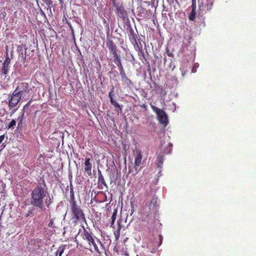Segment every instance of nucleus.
Here are the masks:
<instances>
[{
  "mask_svg": "<svg viewBox=\"0 0 256 256\" xmlns=\"http://www.w3.org/2000/svg\"><path fill=\"white\" fill-rule=\"evenodd\" d=\"M42 183L44 186H42L41 182H38L37 186L32 190L30 200L32 205L41 209L43 208L44 199L48 194L46 190L44 188L46 184L44 180H42Z\"/></svg>",
  "mask_w": 256,
  "mask_h": 256,
  "instance_id": "f257e3e1",
  "label": "nucleus"
},
{
  "mask_svg": "<svg viewBox=\"0 0 256 256\" xmlns=\"http://www.w3.org/2000/svg\"><path fill=\"white\" fill-rule=\"evenodd\" d=\"M83 229V232L82 234V238L84 240H86L88 244L90 249H91L92 246L94 250L96 252H99V248L97 246L96 242L100 244L102 246V244L101 241L97 238L94 234L89 230L86 228L84 226H82Z\"/></svg>",
  "mask_w": 256,
  "mask_h": 256,
  "instance_id": "f03ea898",
  "label": "nucleus"
},
{
  "mask_svg": "<svg viewBox=\"0 0 256 256\" xmlns=\"http://www.w3.org/2000/svg\"><path fill=\"white\" fill-rule=\"evenodd\" d=\"M71 217L75 224L78 222L86 224V220L84 212L80 207L77 204L76 201H73L70 204Z\"/></svg>",
  "mask_w": 256,
  "mask_h": 256,
  "instance_id": "7ed1b4c3",
  "label": "nucleus"
},
{
  "mask_svg": "<svg viewBox=\"0 0 256 256\" xmlns=\"http://www.w3.org/2000/svg\"><path fill=\"white\" fill-rule=\"evenodd\" d=\"M151 108L156 112L159 122L166 126L168 124V116L164 110L159 109L153 105H150Z\"/></svg>",
  "mask_w": 256,
  "mask_h": 256,
  "instance_id": "20e7f679",
  "label": "nucleus"
},
{
  "mask_svg": "<svg viewBox=\"0 0 256 256\" xmlns=\"http://www.w3.org/2000/svg\"><path fill=\"white\" fill-rule=\"evenodd\" d=\"M113 4L116 8V12L117 16L124 22L128 20V12L125 10L122 4L114 2Z\"/></svg>",
  "mask_w": 256,
  "mask_h": 256,
  "instance_id": "39448f33",
  "label": "nucleus"
},
{
  "mask_svg": "<svg viewBox=\"0 0 256 256\" xmlns=\"http://www.w3.org/2000/svg\"><path fill=\"white\" fill-rule=\"evenodd\" d=\"M14 91L17 92V94L20 96L21 98L29 96L30 87L28 84L22 82L18 84Z\"/></svg>",
  "mask_w": 256,
  "mask_h": 256,
  "instance_id": "423d86ee",
  "label": "nucleus"
},
{
  "mask_svg": "<svg viewBox=\"0 0 256 256\" xmlns=\"http://www.w3.org/2000/svg\"><path fill=\"white\" fill-rule=\"evenodd\" d=\"M10 99L8 100V106L10 110H12L15 108L18 102H20L22 98L19 96L15 91L10 96Z\"/></svg>",
  "mask_w": 256,
  "mask_h": 256,
  "instance_id": "0eeeda50",
  "label": "nucleus"
},
{
  "mask_svg": "<svg viewBox=\"0 0 256 256\" xmlns=\"http://www.w3.org/2000/svg\"><path fill=\"white\" fill-rule=\"evenodd\" d=\"M142 155L140 150H138L136 152V156L134 158V168L136 170H137L138 167L140 166L142 164Z\"/></svg>",
  "mask_w": 256,
  "mask_h": 256,
  "instance_id": "6e6552de",
  "label": "nucleus"
},
{
  "mask_svg": "<svg viewBox=\"0 0 256 256\" xmlns=\"http://www.w3.org/2000/svg\"><path fill=\"white\" fill-rule=\"evenodd\" d=\"M90 158H87L85 159V162L84 163L85 166L84 171L88 176H90L92 174V164L90 162Z\"/></svg>",
  "mask_w": 256,
  "mask_h": 256,
  "instance_id": "1a4fd4ad",
  "label": "nucleus"
},
{
  "mask_svg": "<svg viewBox=\"0 0 256 256\" xmlns=\"http://www.w3.org/2000/svg\"><path fill=\"white\" fill-rule=\"evenodd\" d=\"M158 197L154 195L150 204H148V207L150 210H152V211H154L156 209V206H158Z\"/></svg>",
  "mask_w": 256,
  "mask_h": 256,
  "instance_id": "9d476101",
  "label": "nucleus"
},
{
  "mask_svg": "<svg viewBox=\"0 0 256 256\" xmlns=\"http://www.w3.org/2000/svg\"><path fill=\"white\" fill-rule=\"evenodd\" d=\"M106 44L112 54L117 52L116 46L112 40H108Z\"/></svg>",
  "mask_w": 256,
  "mask_h": 256,
  "instance_id": "9b49d317",
  "label": "nucleus"
},
{
  "mask_svg": "<svg viewBox=\"0 0 256 256\" xmlns=\"http://www.w3.org/2000/svg\"><path fill=\"white\" fill-rule=\"evenodd\" d=\"M130 35L129 36V39L132 44H136V40L138 38L137 34L134 32L132 28H130L129 30Z\"/></svg>",
  "mask_w": 256,
  "mask_h": 256,
  "instance_id": "f8f14e48",
  "label": "nucleus"
},
{
  "mask_svg": "<svg viewBox=\"0 0 256 256\" xmlns=\"http://www.w3.org/2000/svg\"><path fill=\"white\" fill-rule=\"evenodd\" d=\"M98 184H100L101 186L102 187V186L107 188V184L104 180V178L102 174L100 171L98 172Z\"/></svg>",
  "mask_w": 256,
  "mask_h": 256,
  "instance_id": "ddd939ff",
  "label": "nucleus"
},
{
  "mask_svg": "<svg viewBox=\"0 0 256 256\" xmlns=\"http://www.w3.org/2000/svg\"><path fill=\"white\" fill-rule=\"evenodd\" d=\"M206 2L202 8H204L205 10H210L212 9L214 0H206Z\"/></svg>",
  "mask_w": 256,
  "mask_h": 256,
  "instance_id": "4468645a",
  "label": "nucleus"
},
{
  "mask_svg": "<svg viewBox=\"0 0 256 256\" xmlns=\"http://www.w3.org/2000/svg\"><path fill=\"white\" fill-rule=\"evenodd\" d=\"M10 70V66H6L2 64V68L1 69V72L2 74H4L5 77L6 76V75Z\"/></svg>",
  "mask_w": 256,
  "mask_h": 256,
  "instance_id": "2eb2a0df",
  "label": "nucleus"
},
{
  "mask_svg": "<svg viewBox=\"0 0 256 256\" xmlns=\"http://www.w3.org/2000/svg\"><path fill=\"white\" fill-rule=\"evenodd\" d=\"M124 84L126 85L128 87L130 88L133 86V83L132 80L129 79L127 76L122 79Z\"/></svg>",
  "mask_w": 256,
  "mask_h": 256,
  "instance_id": "dca6fc26",
  "label": "nucleus"
},
{
  "mask_svg": "<svg viewBox=\"0 0 256 256\" xmlns=\"http://www.w3.org/2000/svg\"><path fill=\"white\" fill-rule=\"evenodd\" d=\"M164 159V156L162 154H159L157 156V166L158 167L162 166L163 164Z\"/></svg>",
  "mask_w": 256,
  "mask_h": 256,
  "instance_id": "f3484780",
  "label": "nucleus"
},
{
  "mask_svg": "<svg viewBox=\"0 0 256 256\" xmlns=\"http://www.w3.org/2000/svg\"><path fill=\"white\" fill-rule=\"evenodd\" d=\"M138 56L140 58V59L144 62V60H146V55L144 54V52L142 49V50H138Z\"/></svg>",
  "mask_w": 256,
  "mask_h": 256,
  "instance_id": "a211bd4d",
  "label": "nucleus"
},
{
  "mask_svg": "<svg viewBox=\"0 0 256 256\" xmlns=\"http://www.w3.org/2000/svg\"><path fill=\"white\" fill-rule=\"evenodd\" d=\"M122 228V226L120 224V222L118 221V228L116 232H114V234L116 237V239L118 240L120 236V231Z\"/></svg>",
  "mask_w": 256,
  "mask_h": 256,
  "instance_id": "6ab92c4d",
  "label": "nucleus"
},
{
  "mask_svg": "<svg viewBox=\"0 0 256 256\" xmlns=\"http://www.w3.org/2000/svg\"><path fill=\"white\" fill-rule=\"evenodd\" d=\"M10 59L8 56V46H6V58L2 64H3L6 65V66H10Z\"/></svg>",
  "mask_w": 256,
  "mask_h": 256,
  "instance_id": "aec40b11",
  "label": "nucleus"
},
{
  "mask_svg": "<svg viewBox=\"0 0 256 256\" xmlns=\"http://www.w3.org/2000/svg\"><path fill=\"white\" fill-rule=\"evenodd\" d=\"M117 214V211L116 210H114V211L113 212L112 216L111 217V227L113 228L114 223L115 222V220L116 219Z\"/></svg>",
  "mask_w": 256,
  "mask_h": 256,
  "instance_id": "412c9836",
  "label": "nucleus"
},
{
  "mask_svg": "<svg viewBox=\"0 0 256 256\" xmlns=\"http://www.w3.org/2000/svg\"><path fill=\"white\" fill-rule=\"evenodd\" d=\"M110 101L112 104L114 106L118 108L120 111L122 110V106H120L114 98H111Z\"/></svg>",
  "mask_w": 256,
  "mask_h": 256,
  "instance_id": "4be33fe9",
  "label": "nucleus"
},
{
  "mask_svg": "<svg viewBox=\"0 0 256 256\" xmlns=\"http://www.w3.org/2000/svg\"><path fill=\"white\" fill-rule=\"evenodd\" d=\"M196 12L194 8L192 9V12L189 14L188 18L190 20H194L196 18Z\"/></svg>",
  "mask_w": 256,
  "mask_h": 256,
  "instance_id": "5701e85b",
  "label": "nucleus"
},
{
  "mask_svg": "<svg viewBox=\"0 0 256 256\" xmlns=\"http://www.w3.org/2000/svg\"><path fill=\"white\" fill-rule=\"evenodd\" d=\"M132 44L134 46L135 49L136 50H142V46L140 42H138L136 40V44Z\"/></svg>",
  "mask_w": 256,
  "mask_h": 256,
  "instance_id": "b1692460",
  "label": "nucleus"
},
{
  "mask_svg": "<svg viewBox=\"0 0 256 256\" xmlns=\"http://www.w3.org/2000/svg\"><path fill=\"white\" fill-rule=\"evenodd\" d=\"M16 125V120H12L6 126V128L10 129L12 128H14V126Z\"/></svg>",
  "mask_w": 256,
  "mask_h": 256,
  "instance_id": "393cba45",
  "label": "nucleus"
},
{
  "mask_svg": "<svg viewBox=\"0 0 256 256\" xmlns=\"http://www.w3.org/2000/svg\"><path fill=\"white\" fill-rule=\"evenodd\" d=\"M64 250V246H60L56 251V254L58 256H62Z\"/></svg>",
  "mask_w": 256,
  "mask_h": 256,
  "instance_id": "a878e982",
  "label": "nucleus"
},
{
  "mask_svg": "<svg viewBox=\"0 0 256 256\" xmlns=\"http://www.w3.org/2000/svg\"><path fill=\"white\" fill-rule=\"evenodd\" d=\"M70 200H72V202L73 201H76L74 200V189H73V187L72 185H70Z\"/></svg>",
  "mask_w": 256,
  "mask_h": 256,
  "instance_id": "bb28decb",
  "label": "nucleus"
},
{
  "mask_svg": "<svg viewBox=\"0 0 256 256\" xmlns=\"http://www.w3.org/2000/svg\"><path fill=\"white\" fill-rule=\"evenodd\" d=\"M24 112L21 116H20L18 118V126H20L22 122V120H23V119H24Z\"/></svg>",
  "mask_w": 256,
  "mask_h": 256,
  "instance_id": "cd10ccee",
  "label": "nucleus"
},
{
  "mask_svg": "<svg viewBox=\"0 0 256 256\" xmlns=\"http://www.w3.org/2000/svg\"><path fill=\"white\" fill-rule=\"evenodd\" d=\"M52 203V200L50 196H48V198H46L45 200V204L48 208L49 207L50 205Z\"/></svg>",
  "mask_w": 256,
  "mask_h": 256,
  "instance_id": "c85d7f7f",
  "label": "nucleus"
},
{
  "mask_svg": "<svg viewBox=\"0 0 256 256\" xmlns=\"http://www.w3.org/2000/svg\"><path fill=\"white\" fill-rule=\"evenodd\" d=\"M113 57L114 58V62L116 60H119L120 58V55H118L116 52H114V54H112Z\"/></svg>",
  "mask_w": 256,
  "mask_h": 256,
  "instance_id": "c756f323",
  "label": "nucleus"
},
{
  "mask_svg": "<svg viewBox=\"0 0 256 256\" xmlns=\"http://www.w3.org/2000/svg\"><path fill=\"white\" fill-rule=\"evenodd\" d=\"M48 6L52 5V2L51 0H42Z\"/></svg>",
  "mask_w": 256,
  "mask_h": 256,
  "instance_id": "7c9ffc66",
  "label": "nucleus"
},
{
  "mask_svg": "<svg viewBox=\"0 0 256 256\" xmlns=\"http://www.w3.org/2000/svg\"><path fill=\"white\" fill-rule=\"evenodd\" d=\"M48 226L49 227H51V228H54V220H53L52 219H50V221L48 224Z\"/></svg>",
  "mask_w": 256,
  "mask_h": 256,
  "instance_id": "2f4dec72",
  "label": "nucleus"
},
{
  "mask_svg": "<svg viewBox=\"0 0 256 256\" xmlns=\"http://www.w3.org/2000/svg\"><path fill=\"white\" fill-rule=\"evenodd\" d=\"M120 76H121L122 79L126 77V74L125 72V71L121 72H120Z\"/></svg>",
  "mask_w": 256,
  "mask_h": 256,
  "instance_id": "473e14b6",
  "label": "nucleus"
},
{
  "mask_svg": "<svg viewBox=\"0 0 256 256\" xmlns=\"http://www.w3.org/2000/svg\"><path fill=\"white\" fill-rule=\"evenodd\" d=\"M114 62L116 64V66H120L122 64L120 58L119 60H116L114 61Z\"/></svg>",
  "mask_w": 256,
  "mask_h": 256,
  "instance_id": "72a5a7b5",
  "label": "nucleus"
},
{
  "mask_svg": "<svg viewBox=\"0 0 256 256\" xmlns=\"http://www.w3.org/2000/svg\"><path fill=\"white\" fill-rule=\"evenodd\" d=\"M32 102V100H30L26 104L24 107H23V110H24L26 109L28 106L30 105V104Z\"/></svg>",
  "mask_w": 256,
  "mask_h": 256,
  "instance_id": "f704fd0d",
  "label": "nucleus"
},
{
  "mask_svg": "<svg viewBox=\"0 0 256 256\" xmlns=\"http://www.w3.org/2000/svg\"><path fill=\"white\" fill-rule=\"evenodd\" d=\"M118 70L120 71V72H123V71H124V68H123V66L122 65H120V66H118Z\"/></svg>",
  "mask_w": 256,
  "mask_h": 256,
  "instance_id": "c9c22d12",
  "label": "nucleus"
},
{
  "mask_svg": "<svg viewBox=\"0 0 256 256\" xmlns=\"http://www.w3.org/2000/svg\"><path fill=\"white\" fill-rule=\"evenodd\" d=\"M158 238H159V240H160V243L158 244V246H160L162 243V235H159L158 236Z\"/></svg>",
  "mask_w": 256,
  "mask_h": 256,
  "instance_id": "e433bc0d",
  "label": "nucleus"
},
{
  "mask_svg": "<svg viewBox=\"0 0 256 256\" xmlns=\"http://www.w3.org/2000/svg\"><path fill=\"white\" fill-rule=\"evenodd\" d=\"M5 138V135L3 134L0 136V144L4 140Z\"/></svg>",
  "mask_w": 256,
  "mask_h": 256,
  "instance_id": "4c0bfd02",
  "label": "nucleus"
},
{
  "mask_svg": "<svg viewBox=\"0 0 256 256\" xmlns=\"http://www.w3.org/2000/svg\"><path fill=\"white\" fill-rule=\"evenodd\" d=\"M196 0L194 2V1H192V8H194V10H196Z\"/></svg>",
  "mask_w": 256,
  "mask_h": 256,
  "instance_id": "58836bf2",
  "label": "nucleus"
},
{
  "mask_svg": "<svg viewBox=\"0 0 256 256\" xmlns=\"http://www.w3.org/2000/svg\"><path fill=\"white\" fill-rule=\"evenodd\" d=\"M167 53H168V55L169 56H173V54L171 52H170L168 49H167Z\"/></svg>",
  "mask_w": 256,
  "mask_h": 256,
  "instance_id": "ea45409f",
  "label": "nucleus"
},
{
  "mask_svg": "<svg viewBox=\"0 0 256 256\" xmlns=\"http://www.w3.org/2000/svg\"><path fill=\"white\" fill-rule=\"evenodd\" d=\"M112 96L113 95L112 94V92H110L109 94H108V96H109L110 100H111V98H113Z\"/></svg>",
  "mask_w": 256,
  "mask_h": 256,
  "instance_id": "a19ab883",
  "label": "nucleus"
},
{
  "mask_svg": "<svg viewBox=\"0 0 256 256\" xmlns=\"http://www.w3.org/2000/svg\"><path fill=\"white\" fill-rule=\"evenodd\" d=\"M156 0H152L151 2L152 4H154V2Z\"/></svg>",
  "mask_w": 256,
  "mask_h": 256,
  "instance_id": "79ce46f5",
  "label": "nucleus"
},
{
  "mask_svg": "<svg viewBox=\"0 0 256 256\" xmlns=\"http://www.w3.org/2000/svg\"><path fill=\"white\" fill-rule=\"evenodd\" d=\"M140 106L142 108H146V105L145 104H143V105L141 106Z\"/></svg>",
  "mask_w": 256,
  "mask_h": 256,
  "instance_id": "37998d69",
  "label": "nucleus"
},
{
  "mask_svg": "<svg viewBox=\"0 0 256 256\" xmlns=\"http://www.w3.org/2000/svg\"><path fill=\"white\" fill-rule=\"evenodd\" d=\"M16 111V110H12V113H14Z\"/></svg>",
  "mask_w": 256,
  "mask_h": 256,
  "instance_id": "c03bdc74",
  "label": "nucleus"
},
{
  "mask_svg": "<svg viewBox=\"0 0 256 256\" xmlns=\"http://www.w3.org/2000/svg\"><path fill=\"white\" fill-rule=\"evenodd\" d=\"M106 196L105 195V200H104V201H106Z\"/></svg>",
  "mask_w": 256,
  "mask_h": 256,
  "instance_id": "a18cd8bd",
  "label": "nucleus"
},
{
  "mask_svg": "<svg viewBox=\"0 0 256 256\" xmlns=\"http://www.w3.org/2000/svg\"><path fill=\"white\" fill-rule=\"evenodd\" d=\"M164 62H166V58H164Z\"/></svg>",
  "mask_w": 256,
  "mask_h": 256,
  "instance_id": "49530a36",
  "label": "nucleus"
},
{
  "mask_svg": "<svg viewBox=\"0 0 256 256\" xmlns=\"http://www.w3.org/2000/svg\"><path fill=\"white\" fill-rule=\"evenodd\" d=\"M198 2H200V1L198 0ZM199 6L200 8H201V6L200 5V4L199 3Z\"/></svg>",
  "mask_w": 256,
  "mask_h": 256,
  "instance_id": "de8ad7c7",
  "label": "nucleus"
},
{
  "mask_svg": "<svg viewBox=\"0 0 256 256\" xmlns=\"http://www.w3.org/2000/svg\"><path fill=\"white\" fill-rule=\"evenodd\" d=\"M29 214H30L32 213L31 211H28Z\"/></svg>",
  "mask_w": 256,
  "mask_h": 256,
  "instance_id": "09e8293b",
  "label": "nucleus"
},
{
  "mask_svg": "<svg viewBox=\"0 0 256 256\" xmlns=\"http://www.w3.org/2000/svg\"><path fill=\"white\" fill-rule=\"evenodd\" d=\"M29 214H30L32 213L31 211H28Z\"/></svg>",
  "mask_w": 256,
  "mask_h": 256,
  "instance_id": "8fccbe9b",
  "label": "nucleus"
},
{
  "mask_svg": "<svg viewBox=\"0 0 256 256\" xmlns=\"http://www.w3.org/2000/svg\"><path fill=\"white\" fill-rule=\"evenodd\" d=\"M22 57L24 58V59H25V58H26V56H22Z\"/></svg>",
  "mask_w": 256,
  "mask_h": 256,
  "instance_id": "3c124183",
  "label": "nucleus"
},
{
  "mask_svg": "<svg viewBox=\"0 0 256 256\" xmlns=\"http://www.w3.org/2000/svg\"><path fill=\"white\" fill-rule=\"evenodd\" d=\"M192 1H194V2L196 1V0H192Z\"/></svg>",
  "mask_w": 256,
  "mask_h": 256,
  "instance_id": "603ef678",
  "label": "nucleus"
}]
</instances>
